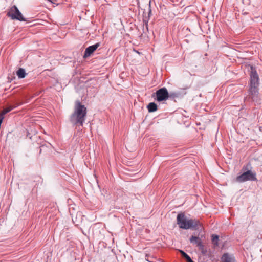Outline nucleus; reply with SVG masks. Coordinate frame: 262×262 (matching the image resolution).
I'll return each instance as SVG.
<instances>
[{
    "label": "nucleus",
    "instance_id": "1",
    "mask_svg": "<svg viewBox=\"0 0 262 262\" xmlns=\"http://www.w3.org/2000/svg\"><path fill=\"white\" fill-rule=\"evenodd\" d=\"M87 114L86 107L81 104L79 100L75 102L74 110L70 116V121L74 124L83 126Z\"/></svg>",
    "mask_w": 262,
    "mask_h": 262
},
{
    "label": "nucleus",
    "instance_id": "2",
    "mask_svg": "<svg viewBox=\"0 0 262 262\" xmlns=\"http://www.w3.org/2000/svg\"><path fill=\"white\" fill-rule=\"evenodd\" d=\"M250 88L249 93L253 101H256L258 98L259 77L253 67H251Z\"/></svg>",
    "mask_w": 262,
    "mask_h": 262
},
{
    "label": "nucleus",
    "instance_id": "3",
    "mask_svg": "<svg viewBox=\"0 0 262 262\" xmlns=\"http://www.w3.org/2000/svg\"><path fill=\"white\" fill-rule=\"evenodd\" d=\"M177 221L179 227L183 229L192 228L197 230L198 229V226L200 224L199 221L196 220H187L183 213L178 214Z\"/></svg>",
    "mask_w": 262,
    "mask_h": 262
},
{
    "label": "nucleus",
    "instance_id": "4",
    "mask_svg": "<svg viewBox=\"0 0 262 262\" xmlns=\"http://www.w3.org/2000/svg\"><path fill=\"white\" fill-rule=\"evenodd\" d=\"M242 170H247L244 172L242 174L237 176L236 178V181L238 182L242 183L247 181H257L256 173L251 170H249L248 165L244 166Z\"/></svg>",
    "mask_w": 262,
    "mask_h": 262
},
{
    "label": "nucleus",
    "instance_id": "5",
    "mask_svg": "<svg viewBox=\"0 0 262 262\" xmlns=\"http://www.w3.org/2000/svg\"><path fill=\"white\" fill-rule=\"evenodd\" d=\"M7 15L12 19H17L19 21H25L21 13L16 6H12L7 13Z\"/></svg>",
    "mask_w": 262,
    "mask_h": 262
},
{
    "label": "nucleus",
    "instance_id": "6",
    "mask_svg": "<svg viewBox=\"0 0 262 262\" xmlns=\"http://www.w3.org/2000/svg\"><path fill=\"white\" fill-rule=\"evenodd\" d=\"M155 95L156 96L155 99L159 102L166 100L169 97V94L166 88L160 89L152 95V97H154Z\"/></svg>",
    "mask_w": 262,
    "mask_h": 262
},
{
    "label": "nucleus",
    "instance_id": "7",
    "mask_svg": "<svg viewBox=\"0 0 262 262\" xmlns=\"http://www.w3.org/2000/svg\"><path fill=\"white\" fill-rule=\"evenodd\" d=\"M100 43L98 42L96 44L90 46L85 49L83 58H86L89 57L93 52H94L96 49L100 46Z\"/></svg>",
    "mask_w": 262,
    "mask_h": 262
},
{
    "label": "nucleus",
    "instance_id": "8",
    "mask_svg": "<svg viewBox=\"0 0 262 262\" xmlns=\"http://www.w3.org/2000/svg\"><path fill=\"white\" fill-rule=\"evenodd\" d=\"M220 262H235V259L232 256L226 253L222 256Z\"/></svg>",
    "mask_w": 262,
    "mask_h": 262
},
{
    "label": "nucleus",
    "instance_id": "9",
    "mask_svg": "<svg viewBox=\"0 0 262 262\" xmlns=\"http://www.w3.org/2000/svg\"><path fill=\"white\" fill-rule=\"evenodd\" d=\"M189 241L191 244H195L198 247L201 246V244H202V240L199 236H191Z\"/></svg>",
    "mask_w": 262,
    "mask_h": 262
},
{
    "label": "nucleus",
    "instance_id": "10",
    "mask_svg": "<svg viewBox=\"0 0 262 262\" xmlns=\"http://www.w3.org/2000/svg\"><path fill=\"white\" fill-rule=\"evenodd\" d=\"M147 108L148 109V112L150 113L154 112L158 110L157 105L154 102L149 103L148 104Z\"/></svg>",
    "mask_w": 262,
    "mask_h": 262
},
{
    "label": "nucleus",
    "instance_id": "11",
    "mask_svg": "<svg viewBox=\"0 0 262 262\" xmlns=\"http://www.w3.org/2000/svg\"><path fill=\"white\" fill-rule=\"evenodd\" d=\"M16 74L19 78H23L26 75L25 71L23 68H19L16 72Z\"/></svg>",
    "mask_w": 262,
    "mask_h": 262
},
{
    "label": "nucleus",
    "instance_id": "12",
    "mask_svg": "<svg viewBox=\"0 0 262 262\" xmlns=\"http://www.w3.org/2000/svg\"><path fill=\"white\" fill-rule=\"evenodd\" d=\"M17 106H18V105H15L14 106H8L5 108H4L2 112V115H5L6 114H7V113L10 112L11 110H12L13 108H15L16 107H17Z\"/></svg>",
    "mask_w": 262,
    "mask_h": 262
},
{
    "label": "nucleus",
    "instance_id": "13",
    "mask_svg": "<svg viewBox=\"0 0 262 262\" xmlns=\"http://www.w3.org/2000/svg\"><path fill=\"white\" fill-rule=\"evenodd\" d=\"M218 239H219V236L216 235H212V241L213 244L214 245V246H217L218 245Z\"/></svg>",
    "mask_w": 262,
    "mask_h": 262
},
{
    "label": "nucleus",
    "instance_id": "14",
    "mask_svg": "<svg viewBox=\"0 0 262 262\" xmlns=\"http://www.w3.org/2000/svg\"><path fill=\"white\" fill-rule=\"evenodd\" d=\"M198 247L203 254H205L206 253L207 250L205 249L203 244H201V246H199Z\"/></svg>",
    "mask_w": 262,
    "mask_h": 262
},
{
    "label": "nucleus",
    "instance_id": "15",
    "mask_svg": "<svg viewBox=\"0 0 262 262\" xmlns=\"http://www.w3.org/2000/svg\"><path fill=\"white\" fill-rule=\"evenodd\" d=\"M179 252L182 254V256L184 257L185 258L188 255L187 254H186L185 252L181 250H179Z\"/></svg>",
    "mask_w": 262,
    "mask_h": 262
},
{
    "label": "nucleus",
    "instance_id": "16",
    "mask_svg": "<svg viewBox=\"0 0 262 262\" xmlns=\"http://www.w3.org/2000/svg\"><path fill=\"white\" fill-rule=\"evenodd\" d=\"M187 262H193V261L191 259V257L188 255L186 258H185Z\"/></svg>",
    "mask_w": 262,
    "mask_h": 262
},
{
    "label": "nucleus",
    "instance_id": "17",
    "mask_svg": "<svg viewBox=\"0 0 262 262\" xmlns=\"http://www.w3.org/2000/svg\"><path fill=\"white\" fill-rule=\"evenodd\" d=\"M170 96H173V97H174V96H177V95L174 93H172V94H170Z\"/></svg>",
    "mask_w": 262,
    "mask_h": 262
}]
</instances>
